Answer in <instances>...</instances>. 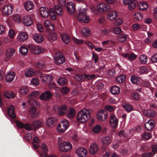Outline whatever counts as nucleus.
<instances>
[{"label": "nucleus", "instance_id": "obj_1", "mask_svg": "<svg viewBox=\"0 0 157 157\" xmlns=\"http://www.w3.org/2000/svg\"><path fill=\"white\" fill-rule=\"evenodd\" d=\"M92 110L90 109L84 108L79 111L77 115V120L80 123L87 121L90 118Z\"/></svg>", "mask_w": 157, "mask_h": 157}, {"label": "nucleus", "instance_id": "obj_2", "mask_svg": "<svg viewBox=\"0 0 157 157\" xmlns=\"http://www.w3.org/2000/svg\"><path fill=\"white\" fill-rule=\"evenodd\" d=\"M87 9L80 8L78 10V13L77 16V20L82 23H87L90 21V17L87 14Z\"/></svg>", "mask_w": 157, "mask_h": 157}, {"label": "nucleus", "instance_id": "obj_3", "mask_svg": "<svg viewBox=\"0 0 157 157\" xmlns=\"http://www.w3.org/2000/svg\"><path fill=\"white\" fill-rule=\"evenodd\" d=\"M69 124V121L67 120H62L57 125L56 128L57 132L59 133L65 132L68 128Z\"/></svg>", "mask_w": 157, "mask_h": 157}, {"label": "nucleus", "instance_id": "obj_4", "mask_svg": "<svg viewBox=\"0 0 157 157\" xmlns=\"http://www.w3.org/2000/svg\"><path fill=\"white\" fill-rule=\"evenodd\" d=\"M72 147L71 144L68 142L58 143V148L60 151L62 152H68L72 149Z\"/></svg>", "mask_w": 157, "mask_h": 157}, {"label": "nucleus", "instance_id": "obj_5", "mask_svg": "<svg viewBox=\"0 0 157 157\" xmlns=\"http://www.w3.org/2000/svg\"><path fill=\"white\" fill-rule=\"evenodd\" d=\"M111 9L110 6L105 3H100L97 5V10L100 13L108 12L110 11Z\"/></svg>", "mask_w": 157, "mask_h": 157}, {"label": "nucleus", "instance_id": "obj_6", "mask_svg": "<svg viewBox=\"0 0 157 157\" xmlns=\"http://www.w3.org/2000/svg\"><path fill=\"white\" fill-rule=\"evenodd\" d=\"M54 60L55 63L57 65L63 64L65 62L64 57L62 53L60 52L56 53Z\"/></svg>", "mask_w": 157, "mask_h": 157}, {"label": "nucleus", "instance_id": "obj_7", "mask_svg": "<svg viewBox=\"0 0 157 157\" xmlns=\"http://www.w3.org/2000/svg\"><path fill=\"white\" fill-rule=\"evenodd\" d=\"M107 116V112L104 109L100 110L97 114V118L100 121H105L106 119Z\"/></svg>", "mask_w": 157, "mask_h": 157}, {"label": "nucleus", "instance_id": "obj_8", "mask_svg": "<svg viewBox=\"0 0 157 157\" xmlns=\"http://www.w3.org/2000/svg\"><path fill=\"white\" fill-rule=\"evenodd\" d=\"M119 120L114 114L112 113L110 116V125L113 128H116L118 125Z\"/></svg>", "mask_w": 157, "mask_h": 157}, {"label": "nucleus", "instance_id": "obj_9", "mask_svg": "<svg viewBox=\"0 0 157 157\" xmlns=\"http://www.w3.org/2000/svg\"><path fill=\"white\" fill-rule=\"evenodd\" d=\"M53 96V94L50 91L44 92L40 96V100L43 101H47L51 98Z\"/></svg>", "mask_w": 157, "mask_h": 157}, {"label": "nucleus", "instance_id": "obj_10", "mask_svg": "<svg viewBox=\"0 0 157 157\" xmlns=\"http://www.w3.org/2000/svg\"><path fill=\"white\" fill-rule=\"evenodd\" d=\"M56 119L55 118L50 117L46 119L45 124L46 127L49 128H52L56 124Z\"/></svg>", "mask_w": 157, "mask_h": 157}, {"label": "nucleus", "instance_id": "obj_11", "mask_svg": "<svg viewBox=\"0 0 157 157\" xmlns=\"http://www.w3.org/2000/svg\"><path fill=\"white\" fill-rule=\"evenodd\" d=\"M40 78L43 82H45L46 83L51 82L53 80L52 76L48 74H42L40 75Z\"/></svg>", "mask_w": 157, "mask_h": 157}, {"label": "nucleus", "instance_id": "obj_12", "mask_svg": "<svg viewBox=\"0 0 157 157\" xmlns=\"http://www.w3.org/2000/svg\"><path fill=\"white\" fill-rule=\"evenodd\" d=\"M28 37V33L25 32H21L18 33L17 37V41L23 42L26 40Z\"/></svg>", "mask_w": 157, "mask_h": 157}, {"label": "nucleus", "instance_id": "obj_13", "mask_svg": "<svg viewBox=\"0 0 157 157\" xmlns=\"http://www.w3.org/2000/svg\"><path fill=\"white\" fill-rule=\"evenodd\" d=\"M67 112V106L65 104L59 105L57 107V112L60 115H63Z\"/></svg>", "mask_w": 157, "mask_h": 157}, {"label": "nucleus", "instance_id": "obj_14", "mask_svg": "<svg viewBox=\"0 0 157 157\" xmlns=\"http://www.w3.org/2000/svg\"><path fill=\"white\" fill-rule=\"evenodd\" d=\"M13 10V7L11 5H6L3 8L2 12L4 15H8L12 13Z\"/></svg>", "mask_w": 157, "mask_h": 157}, {"label": "nucleus", "instance_id": "obj_15", "mask_svg": "<svg viewBox=\"0 0 157 157\" xmlns=\"http://www.w3.org/2000/svg\"><path fill=\"white\" fill-rule=\"evenodd\" d=\"M67 8L68 13L72 14L75 12V6L73 2H70L67 4Z\"/></svg>", "mask_w": 157, "mask_h": 157}, {"label": "nucleus", "instance_id": "obj_16", "mask_svg": "<svg viewBox=\"0 0 157 157\" xmlns=\"http://www.w3.org/2000/svg\"><path fill=\"white\" fill-rule=\"evenodd\" d=\"M76 153L79 157H86L87 155V151L85 148L81 147L76 150Z\"/></svg>", "mask_w": 157, "mask_h": 157}, {"label": "nucleus", "instance_id": "obj_17", "mask_svg": "<svg viewBox=\"0 0 157 157\" xmlns=\"http://www.w3.org/2000/svg\"><path fill=\"white\" fill-rule=\"evenodd\" d=\"M29 111L31 115V117L32 118H36L40 115V112L37 110L36 108L34 107H31L29 109Z\"/></svg>", "mask_w": 157, "mask_h": 157}, {"label": "nucleus", "instance_id": "obj_18", "mask_svg": "<svg viewBox=\"0 0 157 157\" xmlns=\"http://www.w3.org/2000/svg\"><path fill=\"white\" fill-rule=\"evenodd\" d=\"M118 16V13L115 11H112L109 12L106 15L107 18L110 21L115 20Z\"/></svg>", "mask_w": 157, "mask_h": 157}, {"label": "nucleus", "instance_id": "obj_19", "mask_svg": "<svg viewBox=\"0 0 157 157\" xmlns=\"http://www.w3.org/2000/svg\"><path fill=\"white\" fill-rule=\"evenodd\" d=\"M23 24L26 26H29L31 25L33 23L32 18L30 16L28 15L24 16L22 19Z\"/></svg>", "mask_w": 157, "mask_h": 157}, {"label": "nucleus", "instance_id": "obj_20", "mask_svg": "<svg viewBox=\"0 0 157 157\" xmlns=\"http://www.w3.org/2000/svg\"><path fill=\"white\" fill-rule=\"evenodd\" d=\"M31 52L35 54H39L43 52L44 49L39 46H33L31 48Z\"/></svg>", "mask_w": 157, "mask_h": 157}, {"label": "nucleus", "instance_id": "obj_21", "mask_svg": "<svg viewBox=\"0 0 157 157\" xmlns=\"http://www.w3.org/2000/svg\"><path fill=\"white\" fill-rule=\"evenodd\" d=\"M40 13L41 17L46 18L49 16L48 9L45 7H41L40 9Z\"/></svg>", "mask_w": 157, "mask_h": 157}, {"label": "nucleus", "instance_id": "obj_22", "mask_svg": "<svg viewBox=\"0 0 157 157\" xmlns=\"http://www.w3.org/2000/svg\"><path fill=\"white\" fill-rule=\"evenodd\" d=\"M98 145L95 143H93L90 144L89 151L90 153L94 155L98 151Z\"/></svg>", "mask_w": 157, "mask_h": 157}, {"label": "nucleus", "instance_id": "obj_23", "mask_svg": "<svg viewBox=\"0 0 157 157\" xmlns=\"http://www.w3.org/2000/svg\"><path fill=\"white\" fill-rule=\"evenodd\" d=\"M44 25L48 30L52 31L54 29V26L53 23L49 20H46L44 21Z\"/></svg>", "mask_w": 157, "mask_h": 157}, {"label": "nucleus", "instance_id": "obj_24", "mask_svg": "<svg viewBox=\"0 0 157 157\" xmlns=\"http://www.w3.org/2000/svg\"><path fill=\"white\" fill-rule=\"evenodd\" d=\"M144 114L147 117H154L156 115L155 111L153 109H150L143 110Z\"/></svg>", "mask_w": 157, "mask_h": 157}, {"label": "nucleus", "instance_id": "obj_25", "mask_svg": "<svg viewBox=\"0 0 157 157\" xmlns=\"http://www.w3.org/2000/svg\"><path fill=\"white\" fill-rule=\"evenodd\" d=\"M155 122L153 120H149L145 124V128L148 131L151 130L154 126Z\"/></svg>", "mask_w": 157, "mask_h": 157}, {"label": "nucleus", "instance_id": "obj_26", "mask_svg": "<svg viewBox=\"0 0 157 157\" xmlns=\"http://www.w3.org/2000/svg\"><path fill=\"white\" fill-rule=\"evenodd\" d=\"M130 79L132 83L137 85L140 84L142 80L141 78L134 75L131 76Z\"/></svg>", "mask_w": 157, "mask_h": 157}, {"label": "nucleus", "instance_id": "obj_27", "mask_svg": "<svg viewBox=\"0 0 157 157\" xmlns=\"http://www.w3.org/2000/svg\"><path fill=\"white\" fill-rule=\"evenodd\" d=\"M33 38L35 41L38 43L42 42L44 40L43 36L38 33L34 34Z\"/></svg>", "mask_w": 157, "mask_h": 157}, {"label": "nucleus", "instance_id": "obj_28", "mask_svg": "<svg viewBox=\"0 0 157 157\" xmlns=\"http://www.w3.org/2000/svg\"><path fill=\"white\" fill-rule=\"evenodd\" d=\"M25 10L27 11L32 10L34 7V4L30 1H27L24 4Z\"/></svg>", "mask_w": 157, "mask_h": 157}, {"label": "nucleus", "instance_id": "obj_29", "mask_svg": "<svg viewBox=\"0 0 157 157\" xmlns=\"http://www.w3.org/2000/svg\"><path fill=\"white\" fill-rule=\"evenodd\" d=\"M15 76V73L12 71L9 72L6 76V79L7 82H10L13 81Z\"/></svg>", "mask_w": 157, "mask_h": 157}, {"label": "nucleus", "instance_id": "obj_30", "mask_svg": "<svg viewBox=\"0 0 157 157\" xmlns=\"http://www.w3.org/2000/svg\"><path fill=\"white\" fill-rule=\"evenodd\" d=\"M48 40L50 41H54L56 40L58 37L56 33H49L47 36Z\"/></svg>", "mask_w": 157, "mask_h": 157}, {"label": "nucleus", "instance_id": "obj_31", "mask_svg": "<svg viewBox=\"0 0 157 157\" xmlns=\"http://www.w3.org/2000/svg\"><path fill=\"white\" fill-rule=\"evenodd\" d=\"M8 114L10 117L12 118H14L15 117L14 108L13 106L10 105L8 108Z\"/></svg>", "mask_w": 157, "mask_h": 157}, {"label": "nucleus", "instance_id": "obj_32", "mask_svg": "<svg viewBox=\"0 0 157 157\" xmlns=\"http://www.w3.org/2000/svg\"><path fill=\"white\" fill-rule=\"evenodd\" d=\"M61 37L62 41L66 44L68 43L71 41V38L69 35L67 34H63L61 35Z\"/></svg>", "mask_w": 157, "mask_h": 157}, {"label": "nucleus", "instance_id": "obj_33", "mask_svg": "<svg viewBox=\"0 0 157 157\" xmlns=\"http://www.w3.org/2000/svg\"><path fill=\"white\" fill-rule=\"evenodd\" d=\"M76 112L75 109L73 108H70L69 111L66 115V117L68 118H72L75 115Z\"/></svg>", "mask_w": 157, "mask_h": 157}, {"label": "nucleus", "instance_id": "obj_34", "mask_svg": "<svg viewBox=\"0 0 157 157\" xmlns=\"http://www.w3.org/2000/svg\"><path fill=\"white\" fill-rule=\"evenodd\" d=\"M112 141L111 138L109 136L103 137L101 140V142L104 146L108 145L111 143Z\"/></svg>", "mask_w": 157, "mask_h": 157}, {"label": "nucleus", "instance_id": "obj_35", "mask_svg": "<svg viewBox=\"0 0 157 157\" xmlns=\"http://www.w3.org/2000/svg\"><path fill=\"white\" fill-rule=\"evenodd\" d=\"M67 83V79L64 77H59L58 78L57 83L60 86L66 85Z\"/></svg>", "mask_w": 157, "mask_h": 157}, {"label": "nucleus", "instance_id": "obj_36", "mask_svg": "<svg viewBox=\"0 0 157 157\" xmlns=\"http://www.w3.org/2000/svg\"><path fill=\"white\" fill-rule=\"evenodd\" d=\"M29 92V88L26 86L21 87L19 89V93L22 95H25L27 94Z\"/></svg>", "mask_w": 157, "mask_h": 157}, {"label": "nucleus", "instance_id": "obj_37", "mask_svg": "<svg viewBox=\"0 0 157 157\" xmlns=\"http://www.w3.org/2000/svg\"><path fill=\"white\" fill-rule=\"evenodd\" d=\"M36 74L35 71L31 68L25 71V76L26 77H31L33 76Z\"/></svg>", "mask_w": 157, "mask_h": 157}, {"label": "nucleus", "instance_id": "obj_38", "mask_svg": "<svg viewBox=\"0 0 157 157\" xmlns=\"http://www.w3.org/2000/svg\"><path fill=\"white\" fill-rule=\"evenodd\" d=\"M120 91V88L117 86H114L111 87L110 92L112 94L114 95L118 94Z\"/></svg>", "mask_w": 157, "mask_h": 157}, {"label": "nucleus", "instance_id": "obj_39", "mask_svg": "<svg viewBox=\"0 0 157 157\" xmlns=\"http://www.w3.org/2000/svg\"><path fill=\"white\" fill-rule=\"evenodd\" d=\"M148 7V4L145 2H140L138 6L139 9L141 11L146 10Z\"/></svg>", "mask_w": 157, "mask_h": 157}, {"label": "nucleus", "instance_id": "obj_40", "mask_svg": "<svg viewBox=\"0 0 157 157\" xmlns=\"http://www.w3.org/2000/svg\"><path fill=\"white\" fill-rule=\"evenodd\" d=\"M49 15L51 20H55L56 19V12L53 8H51L50 9Z\"/></svg>", "mask_w": 157, "mask_h": 157}, {"label": "nucleus", "instance_id": "obj_41", "mask_svg": "<svg viewBox=\"0 0 157 157\" xmlns=\"http://www.w3.org/2000/svg\"><path fill=\"white\" fill-rule=\"evenodd\" d=\"M43 124V122L42 121L39 120H36L33 123L32 126L33 128L36 129L41 127Z\"/></svg>", "mask_w": 157, "mask_h": 157}, {"label": "nucleus", "instance_id": "obj_42", "mask_svg": "<svg viewBox=\"0 0 157 157\" xmlns=\"http://www.w3.org/2000/svg\"><path fill=\"white\" fill-rule=\"evenodd\" d=\"M28 103L31 105L39 106L40 105V103L39 102L34 100L32 98H29L28 100Z\"/></svg>", "mask_w": 157, "mask_h": 157}, {"label": "nucleus", "instance_id": "obj_43", "mask_svg": "<svg viewBox=\"0 0 157 157\" xmlns=\"http://www.w3.org/2000/svg\"><path fill=\"white\" fill-rule=\"evenodd\" d=\"M4 95L6 98H10L14 97L15 94L12 91H6L4 93Z\"/></svg>", "mask_w": 157, "mask_h": 157}, {"label": "nucleus", "instance_id": "obj_44", "mask_svg": "<svg viewBox=\"0 0 157 157\" xmlns=\"http://www.w3.org/2000/svg\"><path fill=\"white\" fill-rule=\"evenodd\" d=\"M139 72L140 74L147 73L149 71L148 68L145 66L140 67L139 68Z\"/></svg>", "mask_w": 157, "mask_h": 157}, {"label": "nucleus", "instance_id": "obj_45", "mask_svg": "<svg viewBox=\"0 0 157 157\" xmlns=\"http://www.w3.org/2000/svg\"><path fill=\"white\" fill-rule=\"evenodd\" d=\"M90 30L88 28L85 27L82 30V34L84 36H88L90 35Z\"/></svg>", "mask_w": 157, "mask_h": 157}, {"label": "nucleus", "instance_id": "obj_46", "mask_svg": "<svg viewBox=\"0 0 157 157\" xmlns=\"http://www.w3.org/2000/svg\"><path fill=\"white\" fill-rule=\"evenodd\" d=\"M33 144L34 148L36 149L39 148L40 146V140L37 137L33 138Z\"/></svg>", "mask_w": 157, "mask_h": 157}, {"label": "nucleus", "instance_id": "obj_47", "mask_svg": "<svg viewBox=\"0 0 157 157\" xmlns=\"http://www.w3.org/2000/svg\"><path fill=\"white\" fill-rule=\"evenodd\" d=\"M15 52V50L14 48L8 49L6 52V56L7 57H10Z\"/></svg>", "mask_w": 157, "mask_h": 157}, {"label": "nucleus", "instance_id": "obj_48", "mask_svg": "<svg viewBox=\"0 0 157 157\" xmlns=\"http://www.w3.org/2000/svg\"><path fill=\"white\" fill-rule=\"evenodd\" d=\"M63 7H61L58 5H56L55 6V11L59 16H62L63 14V12L62 11Z\"/></svg>", "mask_w": 157, "mask_h": 157}, {"label": "nucleus", "instance_id": "obj_49", "mask_svg": "<svg viewBox=\"0 0 157 157\" xmlns=\"http://www.w3.org/2000/svg\"><path fill=\"white\" fill-rule=\"evenodd\" d=\"M112 32L115 34H119L122 32L121 29L118 27L112 28L111 29Z\"/></svg>", "mask_w": 157, "mask_h": 157}, {"label": "nucleus", "instance_id": "obj_50", "mask_svg": "<svg viewBox=\"0 0 157 157\" xmlns=\"http://www.w3.org/2000/svg\"><path fill=\"white\" fill-rule=\"evenodd\" d=\"M19 52L21 55H25L28 53V50L26 47L24 46H22L20 48Z\"/></svg>", "mask_w": 157, "mask_h": 157}, {"label": "nucleus", "instance_id": "obj_51", "mask_svg": "<svg viewBox=\"0 0 157 157\" xmlns=\"http://www.w3.org/2000/svg\"><path fill=\"white\" fill-rule=\"evenodd\" d=\"M139 60L141 64H145L147 61V56L144 55H141L139 57Z\"/></svg>", "mask_w": 157, "mask_h": 157}, {"label": "nucleus", "instance_id": "obj_52", "mask_svg": "<svg viewBox=\"0 0 157 157\" xmlns=\"http://www.w3.org/2000/svg\"><path fill=\"white\" fill-rule=\"evenodd\" d=\"M101 129V126L99 124H97L92 128V131L94 133H98L100 132Z\"/></svg>", "mask_w": 157, "mask_h": 157}, {"label": "nucleus", "instance_id": "obj_53", "mask_svg": "<svg viewBox=\"0 0 157 157\" xmlns=\"http://www.w3.org/2000/svg\"><path fill=\"white\" fill-rule=\"evenodd\" d=\"M123 105L124 109L127 111L130 112L133 110V108L132 105L124 103H123Z\"/></svg>", "mask_w": 157, "mask_h": 157}, {"label": "nucleus", "instance_id": "obj_54", "mask_svg": "<svg viewBox=\"0 0 157 157\" xmlns=\"http://www.w3.org/2000/svg\"><path fill=\"white\" fill-rule=\"evenodd\" d=\"M125 79V76L124 75H120L116 78V81L118 83L123 82Z\"/></svg>", "mask_w": 157, "mask_h": 157}, {"label": "nucleus", "instance_id": "obj_55", "mask_svg": "<svg viewBox=\"0 0 157 157\" xmlns=\"http://www.w3.org/2000/svg\"><path fill=\"white\" fill-rule=\"evenodd\" d=\"M110 30L108 28H104L101 30V33L103 36H107L110 32Z\"/></svg>", "mask_w": 157, "mask_h": 157}, {"label": "nucleus", "instance_id": "obj_56", "mask_svg": "<svg viewBox=\"0 0 157 157\" xmlns=\"http://www.w3.org/2000/svg\"><path fill=\"white\" fill-rule=\"evenodd\" d=\"M32 135H34V133L32 132L31 133H27L24 136V140L27 142H29L32 138Z\"/></svg>", "mask_w": 157, "mask_h": 157}, {"label": "nucleus", "instance_id": "obj_57", "mask_svg": "<svg viewBox=\"0 0 157 157\" xmlns=\"http://www.w3.org/2000/svg\"><path fill=\"white\" fill-rule=\"evenodd\" d=\"M105 109L109 112H113L116 109V107L110 105H107L105 106Z\"/></svg>", "mask_w": 157, "mask_h": 157}, {"label": "nucleus", "instance_id": "obj_58", "mask_svg": "<svg viewBox=\"0 0 157 157\" xmlns=\"http://www.w3.org/2000/svg\"><path fill=\"white\" fill-rule=\"evenodd\" d=\"M133 17L136 20H139L143 19V16L141 13L137 12L134 14Z\"/></svg>", "mask_w": 157, "mask_h": 157}, {"label": "nucleus", "instance_id": "obj_59", "mask_svg": "<svg viewBox=\"0 0 157 157\" xmlns=\"http://www.w3.org/2000/svg\"><path fill=\"white\" fill-rule=\"evenodd\" d=\"M137 4V1L134 0L131 2V3L128 4V5L129 9L130 10H132L135 9L136 6Z\"/></svg>", "mask_w": 157, "mask_h": 157}, {"label": "nucleus", "instance_id": "obj_60", "mask_svg": "<svg viewBox=\"0 0 157 157\" xmlns=\"http://www.w3.org/2000/svg\"><path fill=\"white\" fill-rule=\"evenodd\" d=\"M123 23V18L121 17H119L115 20L114 24L116 26H119L121 25Z\"/></svg>", "mask_w": 157, "mask_h": 157}, {"label": "nucleus", "instance_id": "obj_61", "mask_svg": "<svg viewBox=\"0 0 157 157\" xmlns=\"http://www.w3.org/2000/svg\"><path fill=\"white\" fill-rule=\"evenodd\" d=\"M141 137L145 139L149 140L151 138V135L150 133L145 132L142 134Z\"/></svg>", "mask_w": 157, "mask_h": 157}, {"label": "nucleus", "instance_id": "obj_62", "mask_svg": "<svg viewBox=\"0 0 157 157\" xmlns=\"http://www.w3.org/2000/svg\"><path fill=\"white\" fill-rule=\"evenodd\" d=\"M127 39V36L124 34H123L119 36L118 38V41L121 42H123L125 41Z\"/></svg>", "mask_w": 157, "mask_h": 157}, {"label": "nucleus", "instance_id": "obj_63", "mask_svg": "<svg viewBox=\"0 0 157 157\" xmlns=\"http://www.w3.org/2000/svg\"><path fill=\"white\" fill-rule=\"evenodd\" d=\"M69 91V89L67 87H63L60 90V92L63 95L67 94Z\"/></svg>", "mask_w": 157, "mask_h": 157}, {"label": "nucleus", "instance_id": "obj_64", "mask_svg": "<svg viewBox=\"0 0 157 157\" xmlns=\"http://www.w3.org/2000/svg\"><path fill=\"white\" fill-rule=\"evenodd\" d=\"M31 83L34 86H38L39 84V80L37 78H34L31 80Z\"/></svg>", "mask_w": 157, "mask_h": 157}]
</instances>
